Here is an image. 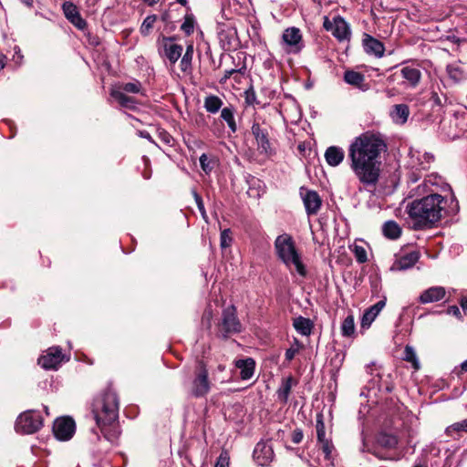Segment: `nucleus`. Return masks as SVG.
I'll use <instances>...</instances> for the list:
<instances>
[{"instance_id":"aec40b11","label":"nucleus","mask_w":467,"mask_h":467,"mask_svg":"<svg viewBox=\"0 0 467 467\" xmlns=\"http://www.w3.org/2000/svg\"><path fill=\"white\" fill-rule=\"evenodd\" d=\"M363 47L365 52L368 55H374L377 57L384 56L385 47L383 43L369 35H365Z\"/></svg>"},{"instance_id":"864d4df0","label":"nucleus","mask_w":467,"mask_h":467,"mask_svg":"<svg viewBox=\"0 0 467 467\" xmlns=\"http://www.w3.org/2000/svg\"><path fill=\"white\" fill-rule=\"evenodd\" d=\"M215 467H229V458L226 453H221L218 457Z\"/></svg>"},{"instance_id":"0e129e2a","label":"nucleus","mask_w":467,"mask_h":467,"mask_svg":"<svg viewBox=\"0 0 467 467\" xmlns=\"http://www.w3.org/2000/svg\"><path fill=\"white\" fill-rule=\"evenodd\" d=\"M461 371L467 372V359L461 364Z\"/></svg>"},{"instance_id":"13d9d810","label":"nucleus","mask_w":467,"mask_h":467,"mask_svg":"<svg viewBox=\"0 0 467 467\" xmlns=\"http://www.w3.org/2000/svg\"><path fill=\"white\" fill-rule=\"evenodd\" d=\"M447 313L449 315L454 316L458 318L462 317L461 310L457 306H451L448 308Z\"/></svg>"},{"instance_id":"de8ad7c7","label":"nucleus","mask_w":467,"mask_h":467,"mask_svg":"<svg viewBox=\"0 0 467 467\" xmlns=\"http://www.w3.org/2000/svg\"><path fill=\"white\" fill-rule=\"evenodd\" d=\"M158 137L164 144L168 146H172L174 143L173 137L164 130H160L158 131Z\"/></svg>"},{"instance_id":"a878e982","label":"nucleus","mask_w":467,"mask_h":467,"mask_svg":"<svg viewBox=\"0 0 467 467\" xmlns=\"http://www.w3.org/2000/svg\"><path fill=\"white\" fill-rule=\"evenodd\" d=\"M235 367L240 369V377L243 380L250 379L254 373L255 362L253 358L238 359Z\"/></svg>"},{"instance_id":"a19ab883","label":"nucleus","mask_w":467,"mask_h":467,"mask_svg":"<svg viewBox=\"0 0 467 467\" xmlns=\"http://www.w3.org/2000/svg\"><path fill=\"white\" fill-rule=\"evenodd\" d=\"M303 348L302 343L299 342L298 339L295 338L293 345L286 349L285 357V360L291 361L295 356L299 352L300 349Z\"/></svg>"},{"instance_id":"603ef678","label":"nucleus","mask_w":467,"mask_h":467,"mask_svg":"<svg viewBox=\"0 0 467 467\" xmlns=\"http://www.w3.org/2000/svg\"><path fill=\"white\" fill-rule=\"evenodd\" d=\"M322 451L325 453L326 459L329 460L331 458V452L333 450V445L329 441H326L321 442Z\"/></svg>"},{"instance_id":"9b49d317","label":"nucleus","mask_w":467,"mask_h":467,"mask_svg":"<svg viewBox=\"0 0 467 467\" xmlns=\"http://www.w3.org/2000/svg\"><path fill=\"white\" fill-rule=\"evenodd\" d=\"M75 421L70 417H61L55 420L53 432L57 439L67 441L75 432Z\"/></svg>"},{"instance_id":"6ab92c4d","label":"nucleus","mask_w":467,"mask_h":467,"mask_svg":"<svg viewBox=\"0 0 467 467\" xmlns=\"http://www.w3.org/2000/svg\"><path fill=\"white\" fill-rule=\"evenodd\" d=\"M446 291L442 286H431L424 290L420 297L419 301L421 304H430L442 300L445 297Z\"/></svg>"},{"instance_id":"5701e85b","label":"nucleus","mask_w":467,"mask_h":467,"mask_svg":"<svg viewBox=\"0 0 467 467\" xmlns=\"http://www.w3.org/2000/svg\"><path fill=\"white\" fill-rule=\"evenodd\" d=\"M433 161V156L429 153H417L411 156L409 163L411 169L415 171H426L430 169L431 162Z\"/></svg>"},{"instance_id":"bb28decb","label":"nucleus","mask_w":467,"mask_h":467,"mask_svg":"<svg viewBox=\"0 0 467 467\" xmlns=\"http://www.w3.org/2000/svg\"><path fill=\"white\" fill-rule=\"evenodd\" d=\"M410 116V109L406 104H396L392 107L390 117L396 124L403 125Z\"/></svg>"},{"instance_id":"f8f14e48","label":"nucleus","mask_w":467,"mask_h":467,"mask_svg":"<svg viewBox=\"0 0 467 467\" xmlns=\"http://www.w3.org/2000/svg\"><path fill=\"white\" fill-rule=\"evenodd\" d=\"M64 359L62 350L58 347L49 348L46 354L38 358V364L45 369H57Z\"/></svg>"},{"instance_id":"a18cd8bd","label":"nucleus","mask_w":467,"mask_h":467,"mask_svg":"<svg viewBox=\"0 0 467 467\" xmlns=\"http://www.w3.org/2000/svg\"><path fill=\"white\" fill-rule=\"evenodd\" d=\"M140 89H141V85L139 81L125 83L121 87V91H123L124 93L128 92V93L137 94V93L140 92Z\"/></svg>"},{"instance_id":"6e6d98bb","label":"nucleus","mask_w":467,"mask_h":467,"mask_svg":"<svg viewBox=\"0 0 467 467\" xmlns=\"http://www.w3.org/2000/svg\"><path fill=\"white\" fill-rule=\"evenodd\" d=\"M240 70L237 69H229L224 71L223 77L220 79V83L223 84L234 74H237Z\"/></svg>"},{"instance_id":"39448f33","label":"nucleus","mask_w":467,"mask_h":467,"mask_svg":"<svg viewBox=\"0 0 467 467\" xmlns=\"http://www.w3.org/2000/svg\"><path fill=\"white\" fill-rule=\"evenodd\" d=\"M212 389V381L209 379V370L204 360L197 362L192 380L187 385L188 395L199 399L206 397Z\"/></svg>"},{"instance_id":"7c9ffc66","label":"nucleus","mask_w":467,"mask_h":467,"mask_svg":"<svg viewBox=\"0 0 467 467\" xmlns=\"http://www.w3.org/2000/svg\"><path fill=\"white\" fill-rule=\"evenodd\" d=\"M447 73L449 78L455 83L466 78V74L460 63H451L447 66Z\"/></svg>"},{"instance_id":"473e14b6","label":"nucleus","mask_w":467,"mask_h":467,"mask_svg":"<svg viewBox=\"0 0 467 467\" xmlns=\"http://www.w3.org/2000/svg\"><path fill=\"white\" fill-rule=\"evenodd\" d=\"M223 104V100L215 95L207 96L204 99L205 109L213 114L217 113L222 108Z\"/></svg>"},{"instance_id":"49530a36","label":"nucleus","mask_w":467,"mask_h":467,"mask_svg":"<svg viewBox=\"0 0 467 467\" xmlns=\"http://www.w3.org/2000/svg\"><path fill=\"white\" fill-rule=\"evenodd\" d=\"M316 429H317V441L320 443L324 442L326 441H328L327 439H326L325 424H324L322 419H318L317 420Z\"/></svg>"},{"instance_id":"f704fd0d","label":"nucleus","mask_w":467,"mask_h":467,"mask_svg":"<svg viewBox=\"0 0 467 467\" xmlns=\"http://www.w3.org/2000/svg\"><path fill=\"white\" fill-rule=\"evenodd\" d=\"M221 118L227 123L232 132H235L237 125L234 119V107H225L221 111Z\"/></svg>"},{"instance_id":"680f3d73","label":"nucleus","mask_w":467,"mask_h":467,"mask_svg":"<svg viewBox=\"0 0 467 467\" xmlns=\"http://www.w3.org/2000/svg\"><path fill=\"white\" fill-rule=\"evenodd\" d=\"M6 57L3 54H0V71L5 67V66Z\"/></svg>"},{"instance_id":"c9c22d12","label":"nucleus","mask_w":467,"mask_h":467,"mask_svg":"<svg viewBox=\"0 0 467 467\" xmlns=\"http://www.w3.org/2000/svg\"><path fill=\"white\" fill-rule=\"evenodd\" d=\"M430 186H433L441 189H450L449 184L445 183L441 176H438L436 174H430L428 175L423 182V187L429 188Z\"/></svg>"},{"instance_id":"09e8293b","label":"nucleus","mask_w":467,"mask_h":467,"mask_svg":"<svg viewBox=\"0 0 467 467\" xmlns=\"http://www.w3.org/2000/svg\"><path fill=\"white\" fill-rule=\"evenodd\" d=\"M200 164H201L202 171L205 173L211 172V171L213 168L211 161L209 160L208 156L205 153H202L200 156Z\"/></svg>"},{"instance_id":"1a4fd4ad","label":"nucleus","mask_w":467,"mask_h":467,"mask_svg":"<svg viewBox=\"0 0 467 467\" xmlns=\"http://www.w3.org/2000/svg\"><path fill=\"white\" fill-rule=\"evenodd\" d=\"M160 53L164 56L171 64H175L182 54V46L174 43V38L161 36L158 40Z\"/></svg>"},{"instance_id":"37998d69","label":"nucleus","mask_w":467,"mask_h":467,"mask_svg":"<svg viewBox=\"0 0 467 467\" xmlns=\"http://www.w3.org/2000/svg\"><path fill=\"white\" fill-rule=\"evenodd\" d=\"M181 30L183 31L187 36H190L193 33L194 19L192 16H185L184 21L181 26Z\"/></svg>"},{"instance_id":"f3484780","label":"nucleus","mask_w":467,"mask_h":467,"mask_svg":"<svg viewBox=\"0 0 467 467\" xmlns=\"http://www.w3.org/2000/svg\"><path fill=\"white\" fill-rule=\"evenodd\" d=\"M331 32L339 41L348 40L351 36L349 25L340 16L333 18V29Z\"/></svg>"},{"instance_id":"dca6fc26","label":"nucleus","mask_w":467,"mask_h":467,"mask_svg":"<svg viewBox=\"0 0 467 467\" xmlns=\"http://www.w3.org/2000/svg\"><path fill=\"white\" fill-rule=\"evenodd\" d=\"M420 259V252L412 250L396 258L391 269L407 270L411 268Z\"/></svg>"},{"instance_id":"b1692460","label":"nucleus","mask_w":467,"mask_h":467,"mask_svg":"<svg viewBox=\"0 0 467 467\" xmlns=\"http://www.w3.org/2000/svg\"><path fill=\"white\" fill-rule=\"evenodd\" d=\"M324 156L329 166L337 167L344 161L345 152L341 147L330 146L326 150Z\"/></svg>"},{"instance_id":"c03bdc74","label":"nucleus","mask_w":467,"mask_h":467,"mask_svg":"<svg viewBox=\"0 0 467 467\" xmlns=\"http://www.w3.org/2000/svg\"><path fill=\"white\" fill-rule=\"evenodd\" d=\"M233 243V238L231 236V231L230 229H224L221 232L220 234V246L221 248H228L231 246Z\"/></svg>"},{"instance_id":"5fc2aeb1","label":"nucleus","mask_w":467,"mask_h":467,"mask_svg":"<svg viewBox=\"0 0 467 467\" xmlns=\"http://www.w3.org/2000/svg\"><path fill=\"white\" fill-rule=\"evenodd\" d=\"M302 440H303V431L299 429L295 430L292 433V441L295 444H298L302 441Z\"/></svg>"},{"instance_id":"2f4dec72","label":"nucleus","mask_w":467,"mask_h":467,"mask_svg":"<svg viewBox=\"0 0 467 467\" xmlns=\"http://www.w3.org/2000/svg\"><path fill=\"white\" fill-rule=\"evenodd\" d=\"M292 385H293V378L292 377H288L282 381V384L277 390V397L281 402H283V403L287 402L290 392H291Z\"/></svg>"},{"instance_id":"69168bd1","label":"nucleus","mask_w":467,"mask_h":467,"mask_svg":"<svg viewBox=\"0 0 467 467\" xmlns=\"http://www.w3.org/2000/svg\"><path fill=\"white\" fill-rule=\"evenodd\" d=\"M23 4H25L28 7L33 6L34 0H21Z\"/></svg>"},{"instance_id":"338daca9","label":"nucleus","mask_w":467,"mask_h":467,"mask_svg":"<svg viewBox=\"0 0 467 467\" xmlns=\"http://www.w3.org/2000/svg\"><path fill=\"white\" fill-rule=\"evenodd\" d=\"M461 306L463 310L467 311V298L462 300Z\"/></svg>"},{"instance_id":"79ce46f5","label":"nucleus","mask_w":467,"mask_h":467,"mask_svg":"<svg viewBox=\"0 0 467 467\" xmlns=\"http://www.w3.org/2000/svg\"><path fill=\"white\" fill-rule=\"evenodd\" d=\"M352 252L354 253L357 262H358L359 264L367 262V251L362 245L354 244Z\"/></svg>"},{"instance_id":"3c124183","label":"nucleus","mask_w":467,"mask_h":467,"mask_svg":"<svg viewBox=\"0 0 467 467\" xmlns=\"http://www.w3.org/2000/svg\"><path fill=\"white\" fill-rule=\"evenodd\" d=\"M194 199H195L197 207H198V209H199L202 218L204 220H207V215H206V212H205V209H204V205H203V202L202 200V197L197 192H194Z\"/></svg>"},{"instance_id":"cd10ccee","label":"nucleus","mask_w":467,"mask_h":467,"mask_svg":"<svg viewBox=\"0 0 467 467\" xmlns=\"http://www.w3.org/2000/svg\"><path fill=\"white\" fill-rule=\"evenodd\" d=\"M295 329L302 336H309L312 333L314 324L309 318L298 317L294 319Z\"/></svg>"},{"instance_id":"c85d7f7f","label":"nucleus","mask_w":467,"mask_h":467,"mask_svg":"<svg viewBox=\"0 0 467 467\" xmlns=\"http://www.w3.org/2000/svg\"><path fill=\"white\" fill-rule=\"evenodd\" d=\"M376 442L381 448L391 450L397 447L399 440L393 434L380 432L376 438Z\"/></svg>"},{"instance_id":"423d86ee","label":"nucleus","mask_w":467,"mask_h":467,"mask_svg":"<svg viewBox=\"0 0 467 467\" xmlns=\"http://www.w3.org/2000/svg\"><path fill=\"white\" fill-rule=\"evenodd\" d=\"M43 426V419L39 412L27 410L21 413L16 421V431L21 434H33Z\"/></svg>"},{"instance_id":"ddd939ff","label":"nucleus","mask_w":467,"mask_h":467,"mask_svg":"<svg viewBox=\"0 0 467 467\" xmlns=\"http://www.w3.org/2000/svg\"><path fill=\"white\" fill-rule=\"evenodd\" d=\"M254 460L259 466H268L274 460V450L269 441H259L254 450Z\"/></svg>"},{"instance_id":"774afa93","label":"nucleus","mask_w":467,"mask_h":467,"mask_svg":"<svg viewBox=\"0 0 467 467\" xmlns=\"http://www.w3.org/2000/svg\"><path fill=\"white\" fill-rule=\"evenodd\" d=\"M410 180L413 182H417L419 180V177L415 176L414 172H412L410 175Z\"/></svg>"},{"instance_id":"7ed1b4c3","label":"nucleus","mask_w":467,"mask_h":467,"mask_svg":"<svg viewBox=\"0 0 467 467\" xmlns=\"http://www.w3.org/2000/svg\"><path fill=\"white\" fill-rule=\"evenodd\" d=\"M428 192L427 196L414 200L406 206V212L417 230L431 227L445 214L444 197L433 192L432 189Z\"/></svg>"},{"instance_id":"052dcab7","label":"nucleus","mask_w":467,"mask_h":467,"mask_svg":"<svg viewBox=\"0 0 467 467\" xmlns=\"http://www.w3.org/2000/svg\"><path fill=\"white\" fill-rule=\"evenodd\" d=\"M324 27L327 30V31H332L333 29V21H330L327 16L325 17V20H324Z\"/></svg>"},{"instance_id":"4468645a","label":"nucleus","mask_w":467,"mask_h":467,"mask_svg":"<svg viewBox=\"0 0 467 467\" xmlns=\"http://www.w3.org/2000/svg\"><path fill=\"white\" fill-rule=\"evenodd\" d=\"M300 195L302 197L306 213L308 215L317 214L320 210L322 200L316 191L300 189Z\"/></svg>"},{"instance_id":"f03ea898","label":"nucleus","mask_w":467,"mask_h":467,"mask_svg":"<svg viewBox=\"0 0 467 467\" xmlns=\"http://www.w3.org/2000/svg\"><path fill=\"white\" fill-rule=\"evenodd\" d=\"M119 410V397L111 389L103 391L93 401L92 413L97 425L104 437L110 442L116 441L119 435L117 424Z\"/></svg>"},{"instance_id":"0eeeda50","label":"nucleus","mask_w":467,"mask_h":467,"mask_svg":"<svg viewBox=\"0 0 467 467\" xmlns=\"http://www.w3.org/2000/svg\"><path fill=\"white\" fill-rule=\"evenodd\" d=\"M219 332L223 337L241 332L242 324L239 321L234 306H229L223 310L221 321L218 324Z\"/></svg>"},{"instance_id":"bf43d9fd","label":"nucleus","mask_w":467,"mask_h":467,"mask_svg":"<svg viewBox=\"0 0 467 467\" xmlns=\"http://www.w3.org/2000/svg\"><path fill=\"white\" fill-rule=\"evenodd\" d=\"M138 135L141 138L148 140L150 142L154 143L152 137L150 136V134L148 131L140 130V131H138Z\"/></svg>"},{"instance_id":"9d476101","label":"nucleus","mask_w":467,"mask_h":467,"mask_svg":"<svg viewBox=\"0 0 467 467\" xmlns=\"http://www.w3.org/2000/svg\"><path fill=\"white\" fill-rule=\"evenodd\" d=\"M284 44L291 53H299L303 47V37L299 28L292 26L286 28L282 35Z\"/></svg>"},{"instance_id":"6e6552de","label":"nucleus","mask_w":467,"mask_h":467,"mask_svg":"<svg viewBox=\"0 0 467 467\" xmlns=\"http://www.w3.org/2000/svg\"><path fill=\"white\" fill-rule=\"evenodd\" d=\"M251 130L256 141L258 152L265 157L273 156L275 150L269 140L267 130L263 129L259 123H254Z\"/></svg>"},{"instance_id":"4c0bfd02","label":"nucleus","mask_w":467,"mask_h":467,"mask_svg":"<svg viewBox=\"0 0 467 467\" xmlns=\"http://www.w3.org/2000/svg\"><path fill=\"white\" fill-rule=\"evenodd\" d=\"M157 18L158 17L156 15H150L145 17L140 27V32L143 36H148L150 34L157 21Z\"/></svg>"},{"instance_id":"72a5a7b5","label":"nucleus","mask_w":467,"mask_h":467,"mask_svg":"<svg viewBox=\"0 0 467 467\" xmlns=\"http://www.w3.org/2000/svg\"><path fill=\"white\" fill-rule=\"evenodd\" d=\"M341 335L345 337H353L355 336V321L352 315H348L341 323Z\"/></svg>"},{"instance_id":"20e7f679","label":"nucleus","mask_w":467,"mask_h":467,"mask_svg":"<svg viewBox=\"0 0 467 467\" xmlns=\"http://www.w3.org/2000/svg\"><path fill=\"white\" fill-rule=\"evenodd\" d=\"M274 245L277 258L289 269L291 274H294L295 271L301 277L306 276V266L303 263L294 238L289 234L284 233L278 235Z\"/></svg>"},{"instance_id":"58836bf2","label":"nucleus","mask_w":467,"mask_h":467,"mask_svg":"<svg viewBox=\"0 0 467 467\" xmlns=\"http://www.w3.org/2000/svg\"><path fill=\"white\" fill-rule=\"evenodd\" d=\"M193 57V47L192 45H189L186 48L184 55L181 60V69L183 72L188 71L192 67V60Z\"/></svg>"},{"instance_id":"412c9836","label":"nucleus","mask_w":467,"mask_h":467,"mask_svg":"<svg viewBox=\"0 0 467 467\" xmlns=\"http://www.w3.org/2000/svg\"><path fill=\"white\" fill-rule=\"evenodd\" d=\"M344 80L348 85H351L361 91H367L369 88L368 83L366 82L365 76L360 72L347 70L344 73Z\"/></svg>"},{"instance_id":"ea45409f","label":"nucleus","mask_w":467,"mask_h":467,"mask_svg":"<svg viewBox=\"0 0 467 467\" xmlns=\"http://www.w3.org/2000/svg\"><path fill=\"white\" fill-rule=\"evenodd\" d=\"M467 432V419L455 422L450 426H448L445 430V433L448 436H452L454 432Z\"/></svg>"},{"instance_id":"4d7b16f0","label":"nucleus","mask_w":467,"mask_h":467,"mask_svg":"<svg viewBox=\"0 0 467 467\" xmlns=\"http://www.w3.org/2000/svg\"><path fill=\"white\" fill-rule=\"evenodd\" d=\"M362 451H368L373 455H375L377 458L380 459V460H384L386 459L383 455H381L377 450H373V449H370L368 448L366 443L364 442L363 443V448L361 449Z\"/></svg>"},{"instance_id":"f257e3e1","label":"nucleus","mask_w":467,"mask_h":467,"mask_svg":"<svg viewBox=\"0 0 467 467\" xmlns=\"http://www.w3.org/2000/svg\"><path fill=\"white\" fill-rule=\"evenodd\" d=\"M388 150L380 133L366 131L355 137L348 148L350 171L364 188L375 187L381 173V155Z\"/></svg>"},{"instance_id":"4be33fe9","label":"nucleus","mask_w":467,"mask_h":467,"mask_svg":"<svg viewBox=\"0 0 467 467\" xmlns=\"http://www.w3.org/2000/svg\"><path fill=\"white\" fill-rule=\"evenodd\" d=\"M110 96L121 108L135 110L138 107V101L134 98L126 95L120 89H111Z\"/></svg>"},{"instance_id":"c756f323","label":"nucleus","mask_w":467,"mask_h":467,"mask_svg":"<svg viewBox=\"0 0 467 467\" xmlns=\"http://www.w3.org/2000/svg\"><path fill=\"white\" fill-rule=\"evenodd\" d=\"M383 234L389 239H398L401 234V228L395 221H388L382 227Z\"/></svg>"},{"instance_id":"e2e57ef3","label":"nucleus","mask_w":467,"mask_h":467,"mask_svg":"<svg viewBox=\"0 0 467 467\" xmlns=\"http://www.w3.org/2000/svg\"><path fill=\"white\" fill-rule=\"evenodd\" d=\"M145 4H147L149 6H153L154 5L158 4L160 0H142Z\"/></svg>"},{"instance_id":"e433bc0d","label":"nucleus","mask_w":467,"mask_h":467,"mask_svg":"<svg viewBox=\"0 0 467 467\" xmlns=\"http://www.w3.org/2000/svg\"><path fill=\"white\" fill-rule=\"evenodd\" d=\"M403 360L411 363L414 369L418 370L420 368V361L418 359L416 351L410 345H407L404 348Z\"/></svg>"},{"instance_id":"393cba45","label":"nucleus","mask_w":467,"mask_h":467,"mask_svg":"<svg viewBox=\"0 0 467 467\" xmlns=\"http://www.w3.org/2000/svg\"><path fill=\"white\" fill-rule=\"evenodd\" d=\"M400 74L410 88H416L421 79L420 70L412 66L403 67L400 69Z\"/></svg>"},{"instance_id":"8fccbe9b","label":"nucleus","mask_w":467,"mask_h":467,"mask_svg":"<svg viewBox=\"0 0 467 467\" xmlns=\"http://www.w3.org/2000/svg\"><path fill=\"white\" fill-rule=\"evenodd\" d=\"M245 103L249 106L257 104L256 94L253 87L245 90L244 92Z\"/></svg>"},{"instance_id":"2eb2a0df","label":"nucleus","mask_w":467,"mask_h":467,"mask_svg":"<svg viewBox=\"0 0 467 467\" xmlns=\"http://www.w3.org/2000/svg\"><path fill=\"white\" fill-rule=\"evenodd\" d=\"M62 10L66 18L78 29L85 30L87 28V22L82 18L78 6L72 2H65L62 5Z\"/></svg>"},{"instance_id":"a211bd4d","label":"nucleus","mask_w":467,"mask_h":467,"mask_svg":"<svg viewBox=\"0 0 467 467\" xmlns=\"http://www.w3.org/2000/svg\"><path fill=\"white\" fill-rule=\"evenodd\" d=\"M385 305L386 299H382L366 309L361 318V327L365 329L368 328L380 311L384 308Z\"/></svg>"}]
</instances>
